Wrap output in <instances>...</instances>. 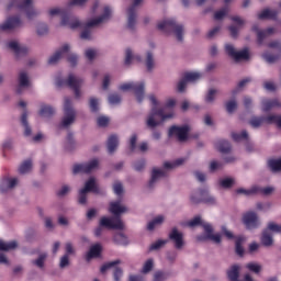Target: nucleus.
Instances as JSON below:
<instances>
[{
  "label": "nucleus",
  "instance_id": "obj_1",
  "mask_svg": "<svg viewBox=\"0 0 281 281\" xmlns=\"http://www.w3.org/2000/svg\"><path fill=\"white\" fill-rule=\"evenodd\" d=\"M110 212L113 217H102L100 220L101 227H106L108 229H124V222L120 218L121 214L126 212V206H122L120 201L110 203Z\"/></svg>",
  "mask_w": 281,
  "mask_h": 281
},
{
  "label": "nucleus",
  "instance_id": "obj_2",
  "mask_svg": "<svg viewBox=\"0 0 281 281\" xmlns=\"http://www.w3.org/2000/svg\"><path fill=\"white\" fill-rule=\"evenodd\" d=\"M183 161H186V160L182 158H178L177 160H175L172 162L166 161L164 164L162 169L154 167L151 169L150 179L148 181L149 190H153V188H155V186H157V183H159V181H161V179H164L165 177H168V170H173V168H179V166L183 165Z\"/></svg>",
  "mask_w": 281,
  "mask_h": 281
},
{
  "label": "nucleus",
  "instance_id": "obj_3",
  "mask_svg": "<svg viewBox=\"0 0 281 281\" xmlns=\"http://www.w3.org/2000/svg\"><path fill=\"white\" fill-rule=\"evenodd\" d=\"M149 101L154 106L151 108V112L147 119L148 128H157V126H159L161 122H166V120H170L173 117L175 113L171 112L166 114L164 108L159 110L157 109V104H159V101H157L155 94L149 95ZM157 116L160 117L161 121H157Z\"/></svg>",
  "mask_w": 281,
  "mask_h": 281
},
{
  "label": "nucleus",
  "instance_id": "obj_4",
  "mask_svg": "<svg viewBox=\"0 0 281 281\" xmlns=\"http://www.w3.org/2000/svg\"><path fill=\"white\" fill-rule=\"evenodd\" d=\"M158 30L165 32V34H172L178 43H183V36H186V27L183 24L177 23L175 19H167L158 23Z\"/></svg>",
  "mask_w": 281,
  "mask_h": 281
},
{
  "label": "nucleus",
  "instance_id": "obj_5",
  "mask_svg": "<svg viewBox=\"0 0 281 281\" xmlns=\"http://www.w3.org/2000/svg\"><path fill=\"white\" fill-rule=\"evenodd\" d=\"M13 8L19 10V12H24L30 21L38 16V11L34 10L32 0H10L7 10H13Z\"/></svg>",
  "mask_w": 281,
  "mask_h": 281
},
{
  "label": "nucleus",
  "instance_id": "obj_6",
  "mask_svg": "<svg viewBox=\"0 0 281 281\" xmlns=\"http://www.w3.org/2000/svg\"><path fill=\"white\" fill-rule=\"evenodd\" d=\"M111 19V8L105 7L103 10V14L97 19L90 20L87 24L85 30L80 34V38L83 41H91L92 38V32L91 27H97V25H100L102 23H106Z\"/></svg>",
  "mask_w": 281,
  "mask_h": 281
},
{
  "label": "nucleus",
  "instance_id": "obj_7",
  "mask_svg": "<svg viewBox=\"0 0 281 281\" xmlns=\"http://www.w3.org/2000/svg\"><path fill=\"white\" fill-rule=\"evenodd\" d=\"M56 85L57 87H69V89H72L75 92V98L79 100L82 95L80 88L85 85V80L74 74H70L67 79H57Z\"/></svg>",
  "mask_w": 281,
  "mask_h": 281
},
{
  "label": "nucleus",
  "instance_id": "obj_8",
  "mask_svg": "<svg viewBox=\"0 0 281 281\" xmlns=\"http://www.w3.org/2000/svg\"><path fill=\"white\" fill-rule=\"evenodd\" d=\"M60 14L61 16V23L60 25L69 27L70 30H77V27H80L82 23H80V20L78 18L70 15L69 13H65V10L54 8L49 10V15L50 16H56Z\"/></svg>",
  "mask_w": 281,
  "mask_h": 281
},
{
  "label": "nucleus",
  "instance_id": "obj_9",
  "mask_svg": "<svg viewBox=\"0 0 281 281\" xmlns=\"http://www.w3.org/2000/svg\"><path fill=\"white\" fill-rule=\"evenodd\" d=\"M74 122H76V110L71 105V99L66 97L64 101V116L59 126L60 128H69Z\"/></svg>",
  "mask_w": 281,
  "mask_h": 281
},
{
  "label": "nucleus",
  "instance_id": "obj_10",
  "mask_svg": "<svg viewBox=\"0 0 281 281\" xmlns=\"http://www.w3.org/2000/svg\"><path fill=\"white\" fill-rule=\"evenodd\" d=\"M119 89L121 91H134L137 102L139 104L144 102V95H145V89H146V83H144V81L123 83L119 87Z\"/></svg>",
  "mask_w": 281,
  "mask_h": 281
},
{
  "label": "nucleus",
  "instance_id": "obj_11",
  "mask_svg": "<svg viewBox=\"0 0 281 281\" xmlns=\"http://www.w3.org/2000/svg\"><path fill=\"white\" fill-rule=\"evenodd\" d=\"M249 124L252 128H260L263 124H277L281 128V115L252 116Z\"/></svg>",
  "mask_w": 281,
  "mask_h": 281
},
{
  "label": "nucleus",
  "instance_id": "obj_12",
  "mask_svg": "<svg viewBox=\"0 0 281 281\" xmlns=\"http://www.w3.org/2000/svg\"><path fill=\"white\" fill-rule=\"evenodd\" d=\"M225 52L231 58H233V60H235V63H240V60H249V49L247 48L236 50L234 45L226 44Z\"/></svg>",
  "mask_w": 281,
  "mask_h": 281
},
{
  "label": "nucleus",
  "instance_id": "obj_13",
  "mask_svg": "<svg viewBox=\"0 0 281 281\" xmlns=\"http://www.w3.org/2000/svg\"><path fill=\"white\" fill-rule=\"evenodd\" d=\"M98 166H100V160L98 158H94L86 164H78L72 167V172L75 175H89V172H93V170L98 169Z\"/></svg>",
  "mask_w": 281,
  "mask_h": 281
},
{
  "label": "nucleus",
  "instance_id": "obj_14",
  "mask_svg": "<svg viewBox=\"0 0 281 281\" xmlns=\"http://www.w3.org/2000/svg\"><path fill=\"white\" fill-rule=\"evenodd\" d=\"M201 199H196L195 195L190 196V201L193 205H199V203H205L206 205H216V198L210 193L207 189H201Z\"/></svg>",
  "mask_w": 281,
  "mask_h": 281
},
{
  "label": "nucleus",
  "instance_id": "obj_15",
  "mask_svg": "<svg viewBox=\"0 0 281 281\" xmlns=\"http://www.w3.org/2000/svg\"><path fill=\"white\" fill-rule=\"evenodd\" d=\"M243 223L246 227V229H258L260 227L261 222L260 217L258 216V213L250 211L244 214L243 216Z\"/></svg>",
  "mask_w": 281,
  "mask_h": 281
},
{
  "label": "nucleus",
  "instance_id": "obj_16",
  "mask_svg": "<svg viewBox=\"0 0 281 281\" xmlns=\"http://www.w3.org/2000/svg\"><path fill=\"white\" fill-rule=\"evenodd\" d=\"M144 0H134V3L127 9V27L128 30H135L137 25V5Z\"/></svg>",
  "mask_w": 281,
  "mask_h": 281
},
{
  "label": "nucleus",
  "instance_id": "obj_17",
  "mask_svg": "<svg viewBox=\"0 0 281 281\" xmlns=\"http://www.w3.org/2000/svg\"><path fill=\"white\" fill-rule=\"evenodd\" d=\"M169 240L173 244L175 249L181 250L186 247V240L183 239V233L179 232V228L173 227L169 233Z\"/></svg>",
  "mask_w": 281,
  "mask_h": 281
},
{
  "label": "nucleus",
  "instance_id": "obj_18",
  "mask_svg": "<svg viewBox=\"0 0 281 281\" xmlns=\"http://www.w3.org/2000/svg\"><path fill=\"white\" fill-rule=\"evenodd\" d=\"M188 133H190V127L188 125H183V126L172 125L169 128L168 135L169 137H172L173 135H176V137H178L180 142H186V139H188Z\"/></svg>",
  "mask_w": 281,
  "mask_h": 281
},
{
  "label": "nucleus",
  "instance_id": "obj_19",
  "mask_svg": "<svg viewBox=\"0 0 281 281\" xmlns=\"http://www.w3.org/2000/svg\"><path fill=\"white\" fill-rule=\"evenodd\" d=\"M32 86V81H30V75L25 70H21L18 75V88L16 93H23V89H29Z\"/></svg>",
  "mask_w": 281,
  "mask_h": 281
},
{
  "label": "nucleus",
  "instance_id": "obj_20",
  "mask_svg": "<svg viewBox=\"0 0 281 281\" xmlns=\"http://www.w3.org/2000/svg\"><path fill=\"white\" fill-rule=\"evenodd\" d=\"M9 49L13 50L15 54V58H21L22 56H27L30 48L25 45L19 44L16 41H12L8 43Z\"/></svg>",
  "mask_w": 281,
  "mask_h": 281
},
{
  "label": "nucleus",
  "instance_id": "obj_21",
  "mask_svg": "<svg viewBox=\"0 0 281 281\" xmlns=\"http://www.w3.org/2000/svg\"><path fill=\"white\" fill-rule=\"evenodd\" d=\"M252 32H256V34H257L258 44L262 45V43H265V38H269V36H273V33L276 32V29L274 27H268L263 31H259L258 25L255 24L252 26Z\"/></svg>",
  "mask_w": 281,
  "mask_h": 281
},
{
  "label": "nucleus",
  "instance_id": "obj_22",
  "mask_svg": "<svg viewBox=\"0 0 281 281\" xmlns=\"http://www.w3.org/2000/svg\"><path fill=\"white\" fill-rule=\"evenodd\" d=\"M19 186V178L5 177L0 183V192L5 193Z\"/></svg>",
  "mask_w": 281,
  "mask_h": 281
},
{
  "label": "nucleus",
  "instance_id": "obj_23",
  "mask_svg": "<svg viewBox=\"0 0 281 281\" xmlns=\"http://www.w3.org/2000/svg\"><path fill=\"white\" fill-rule=\"evenodd\" d=\"M21 18L19 16H11L7 19L4 23L0 25V30L2 32H8V30H16V27H21Z\"/></svg>",
  "mask_w": 281,
  "mask_h": 281
},
{
  "label": "nucleus",
  "instance_id": "obj_24",
  "mask_svg": "<svg viewBox=\"0 0 281 281\" xmlns=\"http://www.w3.org/2000/svg\"><path fill=\"white\" fill-rule=\"evenodd\" d=\"M231 20H233V22L236 23V25L228 26V31L231 32V36L233 38H238V32L240 31V27H243V25H245V20H243L238 15L231 16Z\"/></svg>",
  "mask_w": 281,
  "mask_h": 281
},
{
  "label": "nucleus",
  "instance_id": "obj_25",
  "mask_svg": "<svg viewBox=\"0 0 281 281\" xmlns=\"http://www.w3.org/2000/svg\"><path fill=\"white\" fill-rule=\"evenodd\" d=\"M203 229L206 234V238L209 240H213V243H216L217 245H220V243L222 241V237L221 234H214V228L212 227L211 224H204L203 225Z\"/></svg>",
  "mask_w": 281,
  "mask_h": 281
},
{
  "label": "nucleus",
  "instance_id": "obj_26",
  "mask_svg": "<svg viewBox=\"0 0 281 281\" xmlns=\"http://www.w3.org/2000/svg\"><path fill=\"white\" fill-rule=\"evenodd\" d=\"M263 113H268L271 109H281V102L278 99H263L261 101Z\"/></svg>",
  "mask_w": 281,
  "mask_h": 281
},
{
  "label": "nucleus",
  "instance_id": "obj_27",
  "mask_svg": "<svg viewBox=\"0 0 281 281\" xmlns=\"http://www.w3.org/2000/svg\"><path fill=\"white\" fill-rule=\"evenodd\" d=\"M69 45L65 44L60 49H58L53 56L48 59V65H56L60 57L65 56V54H69Z\"/></svg>",
  "mask_w": 281,
  "mask_h": 281
},
{
  "label": "nucleus",
  "instance_id": "obj_28",
  "mask_svg": "<svg viewBox=\"0 0 281 281\" xmlns=\"http://www.w3.org/2000/svg\"><path fill=\"white\" fill-rule=\"evenodd\" d=\"M258 19L260 21H265L266 19H269L271 21H276L278 19V11L271 10V9H265L258 14Z\"/></svg>",
  "mask_w": 281,
  "mask_h": 281
},
{
  "label": "nucleus",
  "instance_id": "obj_29",
  "mask_svg": "<svg viewBox=\"0 0 281 281\" xmlns=\"http://www.w3.org/2000/svg\"><path fill=\"white\" fill-rule=\"evenodd\" d=\"M215 147L217 148V150L224 155H227V153L232 151V144H229L227 140L225 139H220L215 143Z\"/></svg>",
  "mask_w": 281,
  "mask_h": 281
},
{
  "label": "nucleus",
  "instance_id": "obj_30",
  "mask_svg": "<svg viewBox=\"0 0 281 281\" xmlns=\"http://www.w3.org/2000/svg\"><path fill=\"white\" fill-rule=\"evenodd\" d=\"M261 245H263V247H271L273 245V234H271L269 229L262 231Z\"/></svg>",
  "mask_w": 281,
  "mask_h": 281
},
{
  "label": "nucleus",
  "instance_id": "obj_31",
  "mask_svg": "<svg viewBox=\"0 0 281 281\" xmlns=\"http://www.w3.org/2000/svg\"><path fill=\"white\" fill-rule=\"evenodd\" d=\"M83 190L86 192H93L94 194H100V187H98V184L95 183V178H90L86 182Z\"/></svg>",
  "mask_w": 281,
  "mask_h": 281
},
{
  "label": "nucleus",
  "instance_id": "obj_32",
  "mask_svg": "<svg viewBox=\"0 0 281 281\" xmlns=\"http://www.w3.org/2000/svg\"><path fill=\"white\" fill-rule=\"evenodd\" d=\"M102 254V245L95 244L90 247V250L88 251L86 258L87 260H91L92 258H98Z\"/></svg>",
  "mask_w": 281,
  "mask_h": 281
},
{
  "label": "nucleus",
  "instance_id": "obj_33",
  "mask_svg": "<svg viewBox=\"0 0 281 281\" xmlns=\"http://www.w3.org/2000/svg\"><path fill=\"white\" fill-rule=\"evenodd\" d=\"M119 144L120 140L117 139V136L111 135L108 138V153H110V155H113V153H115V150L117 149Z\"/></svg>",
  "mask_w": 281,
  "mask_h": 281
},
{
  "label": "nucleus",
  "instance_id": "obj_34",
  "mask_svg": "<svg viewBox=\"0 0 281 281\" xmlns=\"http://www.w3.org/2000/svg\"><path fill=\"white\" fill-rule=\"evenodd\" d=\"M145 67L149 72L153 71V69H155V55L150 50L146 53Z\"/></svg>",
  "mask_w": 281,
  "mask_h": 281
},
{
  "label": "nucleus",
  "instance_id": "obj_35",
  "mask_svg": "<svg viewBox=\"0 0 281 281\" xmlns=\"http://www.w3.org/2000/svg\"><path fill=\"white\" fill-rule=\"evenodd\" d=\"M56 110L52 105L42 104L40 110L41 117H52Z\"/></svg>",
  "mask_w": 281,
  "mask_h": 281
},
{
  "label": "nucleus",
  "instance_id": "obj_36",
  "mask_svg": "<svg viewBox=\"0 0 281 281\" xmlns=\"http://www.w3.org/2000/svg\"><path fill=\"white\" fill-rule=\"evenodd\" d=\"M166 221V217L164 215L156 216L151 222L147 224L148 232H153L155 227H159Z\"/></svg>",
  "mask_w": 281,
  "mask_h": 281
},
{
  "label": "nucleus",
  "instance_id": "obj_37",
  "mask_svg": "<svg viewBox=\"0 0 281 281\" xmlns=\"http://www.w3.org/2000/svg\"><path fill=\"white\" fill-rule=\"evenodd\" d=\"M21 124H22V126H24L25 137H30L32 135V127H30V123H27V112H24L22 114Z\"/></svg>",
  "mask_w": 281,
  "mask_h": 281
},
{
  "label": "nucleus",
  "instance_id": "obj_38",
  "mask_svg": "<svg viewBox=\"0 0 281 281\" xmlns=\"http://www.w3.org/2000/svg\"><path fill=\"white\" fill-rule=\"evenodd\" d=\"M260 189L258 187H252L251 189L239 188L236 190V194H245V196H251L252 194H258Z\"/></svg>",
  "mask_w": 281,
  "mask_h": 281
},
{
  "label": "nucleus",
  "instance_id": "obj_39",
  "mask_svg": "<svg viewBox=\"0 0 281 281\" xmlns=\"http://www.w3.org/2000/svg\"><path fill=\"white\" fill-rule=\"evenodd\" d=\"M268 166L272 172H280L281 170V158L279 159H269Z\"/></svg>",
  "mask_w": 281,
  "mask_h": 281
},
{
  "label": "nucleus",
  "instance_id": "obj_40",
  "mask_svg": "<svg viewBox=\"0 0 281 281\" xmlns=\"http://www.w3.org/2000/svg\"><path fill=\"white\" fill-rule=\"evenodd\" d=\"M16 247H18L16 241L5 243L3 240H0V251H10L12 249H16Z\"/></svg>",
  "mask_w": 281,
  "mask_h": 281
},
{
  "label": "nucleus",
  "instance_id": "obj_41",
  "mask_svg": "<svg viewBox=\"0 0 281 281\" xmlns=\"http://www.w3.org/2000/svg\"><path fill=\"white\" fill-rule=\"evenodd\" d=\"M243 243H245V238L237 237V239L235 241V251H236L237 256H244V254H245V248H243Z\"/></svg>",
  "mask_w": 281,
  "mask_h": 281
},
{
  "label": "nucleus",
  "instance_id": "obj_42",
  "mask_svg": "<svg viewBox=\"0 0 281 281\" xmlns=\"http://www.w3.org/2000/svg\"><path fill=\"white\" fill-rule=\"evenodd\" d=\"M113 240L116 245H128V238L126 235H124V233H116Z\"/></svg>",
  "mask_w": 281,
  "mask_h": 281
},
{
  "label": "nucleus",
  "instance_id": "obj_43",
  "mask_svg": "<svg viewBox=\"0 0 281 281\" xmlns=\"http://www.w3.org/2000/svg\"><path fill=\"white\" fill-rule=\"evenodd\" d=\"M117 265H122V260L116 259L114 261H109L101 267L100 271L101 273H106L109 269H113V267H117Z\"/></svg>",
  "mask_w": 281,
  "mask_h": 281
},
{
  "label": "nucleus",
  "instance_id": "obj_44",
  "mask_svg": "<svg viewBox=\"0 0 281 281\" xmlns=\"http://www.w3.org/2000/svg\"><path fill=\"white\" fill-rule=\"evenodd\" d=\"M45 260H47V252L41 254L37 259L32 261V265H35L38 269H43L45 267Z\"/></svg>",
  "mask_w": 281,
  "mask_h": 281
},
{
  "label": "nucleus",
  "instance_id": "obj_45",
  "mask_svg": "<svg viewBox=\"0 0 281 281\" xmlns=\"http://www.w3.org/2000/svg\"><path fill=\"white\" fill-rule=\"evenodd\" d=\"M170 278V272L158 270L154 273L153 281H166Z\"/></svg>",
  "mask_w": 281,
  "mask_h": 281
},
{
  "label": "nucleus",
  "instance_id": "obj_46",
  "mask_svg": "<svg viewBox=\"0 0 281 281\" xmlns=\"http://www.w3.org/2000/svg\"><path fill=\"white\" fill-rule=\"evenodd\" d=\"M246 269H248V271H251V273H260V271H262V266L260 263L257 262H248L246 265Z\"/></svg>",
  "mask_w": 281,
  "mask_h": 281
},
{
  "label": "nucleus",
  "instance_id": "obj_47",
  "mask_svg": "<svg viewBox=\"0 0 281 281\" xmlns=\"http://www.w3.org/2000/svg\"><path fill=\"white\" fill-rule=\"evenodd\" d=\"M199 225H210V223H203V220H201V216H195L193 220L189 221L187 223L188 227H199Z\"/></svg>",
  "mask_w": 281,
  "mask_h": 281
},
{
  "label": "nucleus",
  "instance_id": "obj_48",
  "mask_svg": "<svg viewBox=\"0 0 281 281\" xmlns=\"http://www.w3.org/2000/svg\"><path fill=\"white\" fill-rule=\"evenodd\" d=\"M32 170V160H25L19 168L20 175H27Z\"/></svg>",
  "mask_w": 281,
  "mask_h": 281
},
{
  "label": "nucleus",
  "instance_id": "obj_49",
  "mask_svg": "<svg viewBox=\"0 0 281 281\" xmlns=\"http://www.w3.org/2000/svg\"><path fill=\"white\" fill-rule=\"evenodd\" d=\"M201 76V72H186L183 78L187 82H195V80H200Z\"/></svg>",
  "mask_w": 281,
  "mask_h": 281
},
{
  "label": "nucleus",
  "instance_id": "obj_50",
  "mask_svg": "<svg viewBox=\"0 0 281 281\" xmlns=\"http://www.w3.org/2000/svg\"><path fill=\"white\" fill-rule=\"evenodd\" d=\"M232 138L234 142H243V139H249V134L244 130L241 133H232Z\"/></svg>",
  "mask_w": 281,
  "mask_h": 281
},
{
  "label": "nucleus",
  "instance_id": "obj_51",
  "mask_svg": "<svg viewBox=\"0 0 281 281\" xmlns=\"http://www.w3.org/2000/svg\"><path fill=\"white\" fill-rule=\"evenodd\" d=\"M228 13H229V8L224 7L221 10H218L217 12H215L214 19H215V21H222V19L227 16Z\"/></svg>",
  "mask_w": 281,
  "mask_h": 281
},
{
  "label": "nucleus",
  "instance_id": "obj_52",
  "mask_svg": "<svg viewBox=\"0 0 281 281\" xmlns=\"http://www.w3.org/2000/svg\"><path fill=\"white\" fill-rule=\"evenodd\" d=\"M91 113H98L100 111V101L97 98H91L89 102Z\"/></svg>",
  "mask_w": 281,
  "mask_h": 281
},
{
  "label": "nucleus",
  "instance_id": "obj_53",
  "mask_svg": "<svg viewBox=\"0 0 281 281\" xmlns=\"http://www.w3.org/2000/svg\"><path fill=\"white\" fill-rule=\"evenodd\" d=\"M36 32L38 36H46V34H49V27L45 23H40L37 24Z\"/></svg>",
  "mask_w": 281,
  "mask_h": 281
},
{
  "label": "nucleus",
  "instance_id": "obj_54",
  "mask_svg": "<svg viewBox=\"0 0 281 281\" xmlns=\"http://www.w3.org/2000/svg\"><path fill=\"white\" fill-rule=\"evenodd\" d=\"M281 54L279 55H273L271 53H265L262 55V58L266 60V63H269L270 65H272V63H276V60L280 59Z\"/></svg>",
  "mask_w": 281,
  "mask_h": 281
},
{
  "label": "nucleus",
  "instance_id": "obj_55",
  "mask_svg": "<svg viewBox=\"0 0 281 281\" xmlns=\"http://www.w3.org/2000/svg\"><path fill=\"white\" fill-rule=\"evenodd\" d=\"M221 188H224L225 190H228L234 186V179L233 178H224L218 181Z\"/></svg>",
  "mask_w": 281,
  "mask_h": 281
},
{
  "label": "nucleus",
  "instance_id": "obj_56",
  "mask_svg": "<svg viewBox=\"0 0 281 281\" xmlns=\"http://www.w3.org/2000/svg\"><path fill=\"white\" fill-rule=\"evenodd\" d=\"M216 93H218V90H216V89L209 90V92L205 97V102L207 104H212V102H214V100H216Z\"/></svg>",
  "mask_w": 281,
  "mask_h": 281
},
{
  "label": "nucleus",
  "instance_id": "obj_57",
  "mask_svg": "<svg viewBox=\"0 0 281 281\" xmlns=\"http://www.w3.org/2000/svg\"><path fill=\"white\" fill-rule=\"evenodd\" d=\"M167 243H168V240L159 239L150 245L149 251H157L158 249H161L164 247V245H166Z\"/></svg>",
  "mask_w": 281,
  "mask_h": 281
},
{
  "label": "nucleus",
  "instance_id": "obj_58",
  "mask_svg": "<svg viewBox=\"0 0 281 281\" xmlns=\"http://www.w3.org/2000/svg\"><path fill=\"white\" fill-rule=\"evenodd\" d=\"M153 267H155V260L148 259L143 266L142 273H150Z\"/></svg>",
  "mask_w": 281,
  "mask_h": 281
},
{
  "label": "nucleus",
  "instance_id": "obj_59",
  "mask_svg": "<svg viewBox=\"0 0 281 281\" xmlns=\"http://www.w3.org/2000/svg\"><path fill=\"white\" fill-rule=\"evenodd\" d=\"M76 146V140H74V134L69 133L66 138V148L67 150H74Z\"/></svg>",
  "mask_w": 281,
  "mask_h": 281
},
{
  "label": "nucleus",
  "instance_id": "obj_60",
  "mask_svg": "<svg viewBox=\"0 0 281 281\" xmlns=\"http://www.w3.org/2000/svg\"><path fill=\"white\" fill-rule=\"evenodd\" d=\"M108 101L110 104H120V102H122V97L117 93H112L108 97Z\"/></svg>",
  "mask_w": 281,
  "mask_h": 281
},
{
  "label": "nucleus",
  "instance_id": "obj_61",
  "mask_svg": "<svg viewBox=\"0 0 281 281\" xmlns=\"http://www.w3.org/2000/svg\"><path fill=\"white\" fill-rule=\"evenodd\" d=\"M123 276H124V270L120 267H115L113 271V280L122 281Z\"/></svg>",
  "mask_w": 281,
  "mask_h": 281
},
{
  "label": "nucleus",
  "instance_id": "obj_62",
  "mask_svg": "<svg viewBox=\"0 0 281 281\" xmlns=\"http://www.w3.org/2000/svg\"><path fill=\"white\" fill-rule=\"evenodd\" d=\"M265 229H268V232H270V234H271V232H274L276 234H280L281 225L270 222V223H268V226Z\"/></svg>",
  "mask_w": 281,
  "mask_h": 281
},
{
  "label": "nucleus",
  "instance_id": "obj_63",
  "mask_svg": "<svg viewBox=\"0 0 281 281\" xmlns=\"http://www.w3.org/2000/svg\"><path fill=\"white\" fill-rule=\"evenodd\" d=\"M71 262L69 261V256L64 255L59 259V269H67Z\"/></svg>",
  "mask_w": 281,
  "mask_h": 281
},
{
  "label": "nucleus",
  "instance_id": "obj_64",
  "mask_svg": "<svg viewBox=\"0 0 281 281\" xmlns=\"http://www.w3.org/2000/svg\"><path fill=\"white\" fill-rule=\"evenodd\" d=\"M271 202H266V203H257V210L260 212H269V209L271 207Z\"/></svg>",
  "mask_w": 281,
  "mask_h": 281
}]
</instances>
